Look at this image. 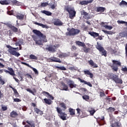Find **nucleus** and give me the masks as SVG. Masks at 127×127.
I'll use <instances>...</instances> for the list:
<instances>
[{
    "label": "nucleus",
    "instance_id": "obj_48",
    "mask_svg": "<svg viewBox=\"0 0 127 127\" xmlns=\"http://www.w3.org/2000/svg\"><path fill=\"white\" fill-rule=\"evenodd\" d=\"M119 5H127V2L125 0H122L119 4Z\"/></svg>",
    "mask_w": 127,
    "mask_h": 127
},
{
    "label": "nucleus",
    "instance_id": "obj_59",
    "mask_svg": "<svg viewBox=\"0 0 127 127\" xmlns=\"http://www.w3.org/2000/svg\"><path fill=\"white\" fill-rule=\"evenodd\" d=\"M5 83V82L3 80H2V79L0 78V84L1 85H4V83Z\"/></svg>",
    "mask_w": 127,
    "mask_h": 127
},
{
    "label": "nucleus",
    "instance_id": "obj_52",
    "mask_svg": "<svg viewBox=\"0 0 127 127\" xmlns=\"http://www.w3.org/2000/svg\"><path fill=\"white\" fill-rule=\"evenodd\" d=\"M13 102L16 103H19V102H21V99L19 98H14L13 99Z\"/></svg>",
    "mask_w": 127,
    "mask_h": 127
},
{
    "label": "nucleus",
    "instance_id": "obj_47",
    "mask_svg": "<svg viewBox=\"0 0 127 127\" xmlns=\"http://www.w3.org/2000/svg\"><path fill=\"white\" fill-rule=\"evenodd\" d=\"M26 123H27V124H28V125H29V126H31V127H35L34 123H32V122H30V121H27L26 122Z\"/></svg>",
    "mask_w": 127,
    "mask_h": 127
},
{
    "label": "nucleus",
    "instance_id": "obj_32",
    "mask_svg": "<svg viewBox=\"0 0 127 127\" xmlns=\"http://www.w3.org/2000/svg\"><path fill=\"white\" fill-rule=\"evenodd\" d=\"M106 111L108 113H114L116 111V109L114 107H110L109 108H107Z\"/></svg>",
    "mask_w": 127,
    "mask_h": 127
},
{
    "label": "nucleus",
    "instance_id": "obj_43",
    "mask_svg": "<svg viewBox=\"0 0 127 127\" xmlns=\"http://www.w3.org/2000/svg\"><path fill=\"white\" fill-rule=\"evenodd\" d=\"M56 68H57V69H60V70H63V71H66V70H67L66 68H65L64 66H56Z\"/></svg>",
    "mask_w": 127,
    "mask_h": 127
},
{
    "label": "nucleus",
    "instance_id": "obj_12",
    "mask_svg": "<svg viewBox=\"0 0 127 127\" xmlns=\"http://www.w3.org/2000/svg\"><path fill=\"white\" fill-rule=\"evenodd\" d=\"M7 27L12 30L13 32H18V29L15 26L12 25L11 24H9L7 25Z\"/></svg>",
    "mask_w": 127,
    "mask_h": 127
},
{
    "label": "nucleus",
    "instance_id": "obj_54",
    "mask_svg": "<svg viewBox=\"0 0 127 127\" xmlns=\"http://www.w3.org/2000/svg\"><path fill=\"white\" fill-rule=\"evenodd\" d=\"M4 97V95L3 94V93H2V90H0V98L1 99V98H3Z\"/></svg>",
    "mask_w": 127,
    "mask_h": 127
},
{
    "label": "nucleus",
    "instance_id": "obj_49",
    "mask_svg": "<svg viewBox=\"0 0 127 127\" xmlns=\"http://www.w3.org/2000/svg\"><path fill=\"white\" fill-rule=\"evenodd\" d=\"M98 121L99 123H101V122H105V117L103 116L101 118H98Z\"/></svg>",
    "mask_w": 127,
    "mask_h": 127
},
{
    "label": "nucleus",
    "instance_id": "obj_58",
    "mask_svg": "<svg viewBox=\"0 0 127 127\" xmlns=\"http://www.w3.org/2000/svg\"><path fill=\"white\" fill-rule=\"evenodd\" d=\"M32 69L33 71H34V72H35V74H38V71L37 70V69H36V68H35L34 67H32Z\"/></svg>",
    "mask_w": 127,
    "mask_h": 127
},
{
    "label": "nucleus",
    "instance_id": "obj_25",
    "mask_svg": "<svg viewBox=\"0 0 127 127\" xmlns=\"http://www.w3.org/2000/svg\"><path fill=\"white\" fill-rule=\"evenodd\" d=\"M112 127H122V124L119 122H115L112 124Z\"/></svg>",
    "mask_w": 127,
    "mask_h": 127
},
{
    "label": "nucleus",
    "instance_id": "obj_40",
    "mask_svg": "<svg viewBox=\"0 0 127 127\" xmlns=\"http://www.w3.org/2000/svg\"><path fill=\"white\" fill-rule=\"evenodd\" d=\"M112 62L113 63V65H116L117 66H121V65H122V64H121V62L118 61L112 60Z\"/></svg>",
    "mask_w": 127,
    "mask_h": 127
},
{
    "label": "nucleus",
    "instance_id": "obj_6",
    "mask_svg": "<svg viewBox=\"0 0 127 127\" xmlns=\"http://www.w3.org/2000/svg\"><path fill=\"white\" fill-rule=\"evenodd\" d=\"M33 33L34 34H36L37 36H38V37H41L43 39V42H47V39H46V36L43 35L40 31H38L37 30H33Z\"/></svg>",
    "mask_w": 127,
    "mask_h": 127
},
{
    "label": "nucleus",
    "instance_id": "obj_53",
    "mask_svg": "<svg viewBox=\"0 0 127 127\" xmlns=\"http://www.w3.org/2000/svg\"><path fill=\"white\" fill-rule=\"evenodd\" d=\"M7 34L8 35H9V36H12V35L13 34V32L11 30H9L7 31Z\"/></svg>",
    "mask_w": 127,
    "mask_h": 127
},
{
    "label": "nucleus",
    "instance_id": "obj_31",
    "mask_svg": "<svg viewBox=\"0 0 127 127\" xmlns=\"http://www.w3.org/2000/svg\"><path fill=\"white\" fill-rule=\"evenodd\" d=\"M75 44L76 45H78V46H82V47H84V46H86V45H85V43L84 42H81L80 41H76L75 42Z\"/></svg>",
    "mask_w": 127,
    "mask_h": 127
},
{
    "label": "nucleus",
    "instance_id": "obj_26",
    "mask_svg": "<svg viewBox=\"0 0 127 127\" xmlns=\"http://www.w3.org/2000/svg\"><path fill=\"white\" fill-rule=\"evenodd\" d=\"M11 2L13 5H21V2L17 1V0H11Z\"/></svg>",
    "mask_w": 127,
    "mask_h": 127
},
{
    "label": "nucleus",
    "instance_id": "obj_18",
    "mask_svg": "<svg viewBox=\"0 0 127 127\" xmlns=\"http://www.w3.org/2000/svg\"><path fill=\"white\" fill-rule=\"evenodd\" d=\"M94 1V0H83L80 1V3L81 5H85L87 4H89V3H92Z\"/></svg>",
    "mask_w": 127,
    "mask_h": 127
},
{
    "label": "nucleus",
    "instance_id": "obj_17",
    "mask_svg": "<svg viewBox=\"0 0 127 127\" xmlns=\"http://www.w3.org/2000/svg\"><path fill=\"white\" fill-rule=\"evenodd\" d=\"M88 34L92 36L93 38H97L98 36H99V33L94 32V31H90L88 32Z\"/></svg>",
    "mask_w": 127,
    "mask_h": 127
},
{
    "label": "nucleus",
    "instance_id": "obj_50",
    "mask_svg": "<svg viewBox=\"0 0 127 127\" xmlns=\"http://www.w3.org/2000/svg\"><path fill=\"white\" fill-rule=\"evenodd\" d=\"M12 90H13L14 94H15L16 97H18V96L19 95V94L17 92V90H16V89L15 88H13Z\"/></svg>",
    "mask_w": 127,
    "mask_h": 127
},
{
    "label": "nucleus",
    "instance_id": "obj_9",
    "mask_svg": "<svg viewBox=\"0 0 127 127\" xmlns=\"http://www.w3.org/2000/svg\"><path fill=\"white\" fill-rule=\"evenodd\" d=\"M32 37L34 41H35L36 44L37 45H43V44L42 43V40H38L39 38L37 36H35L34 35H33L32 36Z\"/></svg>",
    "mask_w": 127,
    "mask_h": 127
},
{
    "label": "nucleus",
    "instance_id": "obj_1",
    "mask_svg": "<svg viewBox=\"0 0 127 127\" xmlns=\"http://www.w3.org/2000/svg\"><path fill=\"white\" fill-rule=\"evenodd\" d=\"M60 106L63 109H61L60 107H56V109L57 110L58 115L61 120L63 121H66V120H67V114H65V112H62L63 110L65 111V110H67L66 104L63 102L60 103Z\"/></svg>",
    "mask_w": 127,
    "mask_h": 127
},
{
    "label": "nucleus",
    "instance_id": "obj_14",
    "mask_svg": "<svg viewBox=\"0 0 127 127\" xmlns=\"http://www.w3.org/2000/svg\"><path fill=\"white\" fill-rule=\"evenodd\" d=\"M78 80L80 81L81 83H84L85 85H87L89 87H93L92 84L90 82H87L86 81L84 80L83 79H81L80 78H78Z\"/></svg>",
    "mask_w": 127,
    "mask_h": 127
},
{
    "label": "nucleus",
    "instance_id": "obj_3",
    "mask_svg": "<svg viewBox=\"0 0 127 127\" xmlns=\"http://www.w3.org/2000/svg\"><path fill=\"white\" fill-rule=\"evenodd\" d=\"M64 10L69 14V18L73 19L76 16V11L70 6L66 5L64 7Z\"/></svg>",
    "mask_w": 127,
    "mask_h": 127
},
{
    "label": "nucleus",
    "instance_id": "obj_11",
    "mask_svg": "<svg viewBox=\"0 0 127 127\" xmlns=\"http://www.w3.org/2000/svg\"><path fill=\"white\" fill-rule=\"evenodd\" d=\"M67 84L70 89H73V88H76V87H77V84H75V82L72 80H68Z\"/></svg>",
    "mask_w": 127,
    "mask_h": 127
},
{
    "label": "nucleus",
    "instance_id": "obj_41",
    "mask_svg": "<svg viewBox=\"0 0 127 127\" xmlns=\"http://www.w3.org/2000/svg\"><path fill=\"white\" fill-rule=\"evenodd\" d=\"M91 51V49L90 48H87V47L85 46L83 47V51L85 53H88Z\"/></svg>",
    "mask_w": 127,
    "mask_h": 127
},
{
    "label": "nucleus",
    "instance_id": "obj_7",
    "mask_svg": "<svg viewBox=\"0 0 127 127\" xmlns=\"http://www.w3.org/2000/svg\"><path fill=\"white\" fill-rule=\"evenodd\" d=\"M96 48L97 50H99V52H101L102 56L107 57V51L101 45L99 44L98 42H97V45L96 46Z\"/></svg>",
    "mask_w": 127,
    "mask_h": 127
},
{
    "label": "nucleus",
    "instance_id": "obj_63",
    "mask_svg": "<svg viewBox=\"0 0 127 127\" xmlns=\"http://www.w3.org/2000/svg\"><path fill=\"white\" fill-rule=\"evenodd\" d=\"M117 52V51L116 50H112L111 51V54H115V53Z\"/></svg>",
    "mask_w": 127,
    "mask_h": 127
},
{
    "label": "nucleus",
    "instance_id": "obj_37",
    "mask_svg": "<svg viewBox=\"0 0 127 127\" xmlns=\"http://www.w3.org/2000/svg\"><path fill=\"white\" fill-rule=\"evenodd\" d=\"M110 66L114 72H118V70H119V66H118V65H110Z\"/></svg>",
    "mask_w": 127,
    "mask_h": 127
},
{
    "label": "nucleus",
    "instance_id": "obj_57",
    "mask_svg": "<svg viewBox=\"0 0 127 127\" xmlns=\"http://www.w3.org/2000/svg\"><path fill=\"white\" fill-rule=\"evenodd\" d=\"M89 113H90V115H91V116H94V114H95V113H96V111H95V110H90V111H89Z\"/></svg>",
    "mask_w": 127,
    "mask_h": 127
},
{
    "label": "nucleus",
    "instance_id": "obj_4",
    "mask_svg": "<svg viewBox=\"0 0 127 127\" xmlns=\"http://www.w3.org/2000/svg\"><path fill=\"white\" fill-rule=\"evenodd\" d=\"M108 77L113 81H114L116 84H123V80L119 78V75L117 74L113 73H109Z\"/></svg>",
    "mask_w": 127,
    "mask_h": 127
},
{
    "label": "nucleus",
    "instance_id": "obj_23",
    "mask_svg": "<svg viewBox=\"0 0 127 127\" xmlns=\"http://www.w3.org/2000/svg\"><path fill=\"white\" fill-rule=\"evenodd\" d=\"M7 70H8V74L11 75V76H15V73L14 72V70L11 67H7Z\"/></svg>",
    "mask_w": 127,
    "mask_h": 127
},
{
    "label": "nucleus",
    "instance_id": "obj_20",
    "mask_svg": "<svg viewBox=\"0 0 127 127\" xmlns=\"http://www.w3.org/2000/svg\"><path fill=\"white\" fill-rule=\"evenodd\" d=\"M34 111L36 114H37V115H40V116H42V115H43V111L37 108H34Z\"/></svg>",
    "mask_w": 127,
    "mask_h": 127
},
{
    "label": "nucleus",
    "instance_id": "obj_28",
    "mask_svg": "<svg viewBox=\"0 0 127 127\" xmlns=\"http://www.w3.org/2000/svg\"><path fill=\"white\" fill-rule=\"evenodd\" d=\"M83 72L85 75H89L90 78H93V77H94L93 73L90 72L89 70H84Z\"/></svg>",
    "mask_w": 127,
    "mask_h": 127
},
{
    "label": "nucleus",
    "instance_id": "obj_64",
    "mask_svg": "<svg viewBox=\"0 0 127 127\" xmlns=\"http://www.w3.org/2000/svg\"><path fill=\"white\" fill-rule=\"evenodd\" d=\"M125 54L127 57V43L126 44V45L125 46Z\"/></svg>",
    "mask_w": 127,
    "mask_h": 127
},
{
    "label": "nucleus",
    "instance_id": "obj_27",
    "mask_svg": "<svg viewBox=\"0 0 127 127\" xmlns=\"http://www.w3.org/2000/svg\"><path fill=\"white\" fill-rule=\"evenodd\" d=\"M41 12L42 13H44V14H46V15H47L48 16H51V15H52V12L49 11L44 10H42Z\"/></svg>",
    "mask_w": 127,
    "mask_h": 127
},
{
    "label": "nucleus",
    "instance_id": "obj_30",
    "mask_svg": "<svg viewBox=\"0 0 127 127\" xmlns=\"http://www.w3.org/2000/svg\"><path fill=\"white\" fill-rule=\"evenodd\" d=\"M35 24H36V25H39V26H42L43 28H49V26H47V25H44L43 24L38 23L37 22H35L34 23Z\"/></svg>",
    "mask_w": 127,
    "mask_h": 127
},
{
    "label": "nucleus",
    "instance_id": "obj_38",
    "mask_svg": "<svg viewBox=\"0 0 127 127\" xmlns=\"http://www.w3.org/2000/svg\"><path fill=\"white\" fill-rule=\"evenodd\" d=\"M52 62H58V63H62V62L60 60V59L57 58H54V59H51Z\"/></svg>",
    "mask_w": 127,
    "mask_h": 127
},
{
    "label": "nucleus",
    "instance_id": "obj_19",
    "mask_svg": "<svg viewBox=\"0 0 127 127\" xmlns=\"http://www.w3.org/2000/svg\"><path fill=\"white\" fill-rule=\"evenodd\" d=\"M43 103H44L46 105H52V103H53V102L52 101L51 99L45 98L43 99Z\"/></svg>",
    "mask_w": 127,
    "mask_h": 127
},
{
    "label": "nucleus",
    "instance_id": "obj_2",
    "mask_svg": "<svg viewBox=\"0 0 127 127\" xmlns=\"http://www.w3.org/2000/svg\"><path fill=\"white\" fill-rule=\"evenodd\" d=\"M6 47L8 49L7 51L11 55H13L16 57H19V56H20V54L17 52L18 50H19V48H13L11 46L8 45H6Z\"/></svg>",
    "mask_w": 127,
    "mask_h": 127
},
{
    "label": "nucleus",
    "instance_id": "obj_62",
    "mask_svg": "<svg viewBox=\"0 0 127 127\" xmlns=\"http://www.w3.org/2000/svg\"><path fill=\"white\" fill-rule=\"evenodd\" d=\"M71 50L72 51H73V50H77V47L74 45L72 46Z\"/></svg>",
    "mask_w": 127,
    "mask_h": 127
},
{
    "label": "nucleus",
    "instance_id": "obj_61",
    "mask_svg": "<svg viewBox=\"0 0 127 127\" xmlns=\"http://www.w3.org/2000/svg\"><path fill=\"white\" fill-rule=\"evenodd\" d=\"M68 69L70 71H73V70H76V68H75V66H70L68 68Z\"/></svg>",
    "mask_w": 127,
    "mask_h": 127
},
{
    "label": "nucleus",
    "instance_id": "obj_45",
    "mask_svg": "<svg viewBox=\"0 0 127 127\" xmlns=\"http://www.w3.org/2000/svg\"><path fill=\"white\" fill-rule=\"evenodd\" d=\"M103 27H105V28L108 29L109 30H111V29H113V27L107 25H103Z\"/></svg>",
    "mask_w": 127,
    "mask_h": 127
},
{
    "label": "nucleus",
    "instance_id": "obj_29",
    "mask_svg": "<svg viewBox=\"0 0 127 127\" xmlns=\"http://www.w3.org/2000/svg\"><path fill=\"white\" fill-rule=\"evenodd\" d=\"M49 6H50L52 9H54L55 7L57 6V4L55 3V2H51V3H49Z\"/></svg>",
    "mask_w": 127,
    "mask_h": 127
},
{
    "label": "nucleus",
    "instance_id": "obj_10",
    "mask_svg": "<svg viewBox=\"0 0 127 127\" xmlns=\"http://www.w3.org/2000/svg\"><path fill=\"white\" fill-rule=\"evenodd\" d=\"M53 23L56 26H62L63 25V22L61 21V20L58 18L54 19Z\"/></svg>",
    "mask_w": 127,
    "mask_h": 127
},
{
    "label": "nucleus",
    "instance_id": "obj_22",
    "mask_svg": "<svg viewBox=\"0 0 127 127\" xmlns=\"http://www.w3.org/2000/svg\"><path fill=\"white\" fill-rule=\"evenodd\" d=\"M16 17L17 19H19V20H23V19H24V14L18 13L16 15Z\"/></svg>",
    "mask_w": 127,
    "mask_h": 127
},
{
    "label": "nucleus",
    "instance_id": "obj_42",
    "mask_svg": "<svg viewBox=\"0 0 127 127\" xmlns=\"http://www.w3.org/2000/svg\"><path fill=\"white\" fill-rule=\"evenodd\" d=\"M29 58L30 59H31V60H37V59H38V58H37V57H36V56H35L34 55H30L29 56Z\"/></svg>",
    "mask_w": 127,
    "mask_h": 127
},
{
    "label": "nucleus",
    "instance_id": "obj_13",
    "mask_svg": "<svg viewBox=\"0 0 127 127\" xmlns=\"http://www.w3.org/2000/svg\"><path fill=\"white\" fill-rule=\"evenodd\" d=\"M42 94L44 95V96H45V97H47V98L51 99V100H54V97L50 95V94L48 92L43 91Z\"/></svg>",
    "mask_w": 127,
    "mask_h": 127
},
{
    "label": "nucleus",
    "instance_id": "obj_34",
    "mask_svg": "<svg viewBox=\"0 0 127 127\" xmlns=\"http://www.w3.org/2000/svg\"><path fill=\"white\" fill-rule=\"evenodd\" d=\"M27 92H29V93H30L31 94H32V95H34L35 93H36V89L33 88V91L31 90L30 88H27L26 89Z\"/></svg>",
    "mask_w": 127,
    "mask_h": 127
},
{
    "label": "nucleus",
    "instance_id": "obj_56",
    "mask_svg": "<svg viewBox=\"0 0 127 127\" xmlns=\"http://www.w3.org/2000/svg\"><path fill=\"white\" fill-rule=\"evenodd\" d=\"M25 76H26L27 77V78H30V79H33L32 76H31V75L29 74V73H26V74H25Z\"/></svg>",
    "mask_w": 127,
    "mask_h": 127
},
{
    "label": "nucleus",
    "instance_id": "obj_51",
    "mask_svg": "<svg viewBox=\"0 0 127 127\" xmlns=\"http://www.w3.org/2000/svg\"><path fill=\"white\" fill-rule=\"evenodd\" d=\"M49 3L47 2H43L41 4V6H42L43 7H45V6H47V5H49Z\"/></svg>",
    "mask_w": 127,
    "mask_h": 127
},
{
    "label": "nucleus",
    "instance_id": "obj_15",
    "mask_svg": "<svg viewBox=\"0 0 127 127\" xmlns=\"http://www.w3.org/2000/svg\"><path fill=\"white\" fill-rule=\"evenodd\" d=\"M10 117L12 119H16V118L18 117V114H17V112H15V111H12L10 113Z\"/></svg>",
    "mask_w": 127,
    "mask_h": 127
},
{
    "label": "nucleus",
    "instance_id": "obj_36",
    "mask_svg": "<svg viewBox=\"0 0 127 127\" xmlns=\"http://www.w3.org/2000/svg\"><path fill=\"white\" fill-rule=\"evenodd\" d=\"M59 58H65L68 57V55L65 53H62L59 55Z\"/></svg>",
    "mask_w": 127,
    "mask_h": 127
},
{
    "label": "nucleus",
    "instance_id": "obj_46",
    "mask_svg": "<svg viewBox=\"0 0 127 127\" xmlns=\"http://www.w3.org/2000/svg\"><path fill=\"white\" fill-rule=\"evenodd\" d=\"M81 15H84L85 16H87L89 15V13H87V12L85 11V10H83L81 12Z\"/></svg>",
    "mask_w": 127,
    "mask_h": 127
},
{
    "label": "nucleus",
    "instance_id": "obj_24",
    "mask_svg": "<svg viewBox=\"0 0 127 127\" xmlns=\"http://www.w3.org/2000/svg\"><path fill=\"white\" fill-rule=\"evenodd\" d=\"M96 9L97 12H104L106 10V8L104 7H97Z\"/></svg>",
    "mask_w": 127,
    "mask_h": 127
},
{
    "label": "nucleus",
    "instance_id": "obj_21",
    "mask_svg": "<svg viewBox=\"0 0 127 127\" xmlns=\"http://www.w3.org/2000/svg\"><path fill=\"white\" fill-rule=\"evenodd\" d=\"M0 3L2 5H7L10 3V0H0Z\"/></svg>",
    "mask_w": 127,
    "mask_h": 127
},
{
    "label": "nucleus",
    "instance_id": "obj_5",
    "mask_svg": "<svg viewBox=\"0 0 127 127\" xmlns=\"http://www.w3.org/2000/svg\"><path fill=\"white\" fill-rule=\"evenodd\" d=\"M80 32H81V31L79 29L72 28L68 32L66 33V35L67 36H75V35L79 34Z\"/></svg>",
    "mask_w": 127,
    "mask_h": 127
},
{
    "label": "nucleus",
    "instance_id": "obj_44",
    "mask_svg": "<svg viewBox=\"0 0 127 127\" xmlns=\"http://www.w3.org/2000/svg\"><path fill=\"white\" fill-rule=\"evenodd\" d=\"M62 86L64 91H68V86L66 84H65L64 83H63Z\"/></svg>",
    "mask_w": 127,
    "mask_h": 127
},
{
    "label": "nucleus",
    "instance_id": "obj_35",
    "mask_svg": "<svg viewBox=\"0 0 127 127\" xmlns=\"http://www.w3.org/2000/svg\"><path fill=\"white\" fill-rule=\"evenodd\" d=\"M68 112L70 116H75V109H73V108H69Z\"/></svg>",
    "mask_w": 127,
    "mask_h": 127
},
{
    "label": "nucleus",
    "instance_id": "obj_60",
    "mask_svg": "<svg viewBox=\"0 0 127 127\" xmlns=\"http://www.w3.org/2000/svg\"><path fill=\"white\" fill-rule=\"evenodd\" d=\"M99 94H100V97H104V96H105V92H100V93H99Z\"/></svg>",
    "mask_w": 127,
    "mask_h": 127
},
{
    "label": "nucleus",
    "instance_id": "obj_16",
    "mask_svg": "<svg viewBox=\"0 0 127 127\" xmlns=\"http://www.w3.org/2000/svg\"><path fill=\"white\" fill-rule=\"evenodd\" d=\"M88 62L89 65L91 67H93V68H98V64L94 63V61H93V60H90V61H88Z\"/></svg>",
    "mask_w": 127,
    "mask_h": 127
},
{
    "label": "nucleus",
    "instance_id": "obj_39",
    "mask_svg": "<svg viewBox=\"0 0 127 127\" xmlns=\"http://www.w3.org/2000/svg\"><path fill=\"white\" fill-rule=\"evenodd\" d=\"M82 99L85 101H86V102H89V100H90V96L87 95H84L82 96Z\"/></svg>",
    "mask_w": 127,
    "mask_h": 127
},
{
    "label": "nucleus",
    "instance_id": "obj_33",
    "mask_svg": "<svg viewBox=\"0 0 127 127\" xmlns=\"http://www.w3.org/2000/svg\"><path fill=\"white\" fill-rule=\"evenodd\" d=\"M15 45L16 46H19V50H21L22 49V47L21 46V42L18 40V41H17L16 43H15Z\"/></svg>",
    "mask_w": 127,
    "mask_h": 127
},
{
    "label": "nucleus",
    "instance_id": "obj_55",
    "mask_svg": "<svg viewBox=\"0 0 127 127\" xmlns=\"http://www.w3.org/2000/svg\"><path fill=\"white\" fill-rule=\"evenodd\" d=\"M122 71H123V72L126 73V74H127V67L126 66L125 67H123L122 69Z\"/></svg>",
    "mask_w": 127,
    "mask_h": 127
},
{
    "label": "nucleus",
    "instance_id": "obj_8",
    "mask_svg": "<svg viewBox=\"0 0 127 127\" xmlns=\"http://www.w3.org/2000/svg\"><path fill=\"white\" fill-rule=\"evenodd\" d=\"M60 47V45L59 44H56L53 46H50L48 48H46V50H48V51H49L50 52H56L57 50V48H59Z\"/></svg>",
    "mask_w": 127,
    "mask_h": 127
}]
</instances>
